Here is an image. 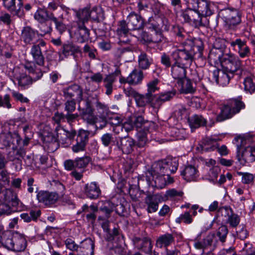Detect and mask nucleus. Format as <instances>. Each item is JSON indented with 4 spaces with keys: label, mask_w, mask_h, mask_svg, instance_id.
I'll return each mask as SVG.
<instances>
[{
    "label": "nucleus",
    "mask_w": 255,
    "mask_h": 255,
    "mask_svg": "<svg viewBox=\"0 0 255 255\" xmlns=\"http://www.w3.org/2000/svg\"><path fill=\"white\" fill-rule=\"evenodd\" d=\"M220 172V169L218 166H213L211 168L208 172L209 180L213 182L216 180Z\"/></svg>",
    "instance_id": "338daca9"
},
{
    "label": "nucleus",
    "mask_w": 255,
    "mask_h": 255,
    "mask_svg": "<svg viewBox=\"0 0 255 255\" xmlns=\"http://www.w3.org/2000/svg\"><path fill=\"white\" fill-rule=\"evenodd\" d=\"M63 14H60L59 16L56 17L54 15L50 16V20L53 21L55 24L56 29L59 32L60 34L65 32L67 29L66 25L63 22Z\"/></svg>",
    "instance_id": "09e8293b"
},
{
    "label": "nucleus",
    "mask_w": 255,
    "mask_h": 255,
    "mask_svg": "<svg viewBox=\"0 0 255 255\" xmlns=\"http://www.w3.org/2000/svg\"><path fill=\"white\" fill-rule=\"evenodd\" d=\"M138 63L139 68L143 70L148 69L150 65V62L147 54L143 52H141L138 56Z\"/></svg>",
    "instance_id": "864d4df0"
},
{
    "label": "nucleus",
    "mask_w": 255,
    "mask_h": 255,
    "mask_svg": "<svg viewBox=\"0 0 255 255\" xmlns=\"http://www.w3.org/2000/svg\"><path fill=\"white\" fill-rule=\"evenodd\" d=\"M89 132L85 130L79 131L76 139V144L72 146L74 152H78L84 151L86 144L88 140Z\"/></svg>",
    "instance_id": "b1692460"
},
{
    "label": "nucleus",
    "mask_w": 255,
    "mask_h": 255,
    "mask_svg": "<svg viewBox=\"0 0 255 255\" xmlns=\"http://www.w3.org/2000/svg\"><path fill=\"white\" fill-rule=\"evenodd\" d=\"M176 222L178 223L183 222L185 224H189L192 222V219L190 213L189 212H186L177 218Z\"/></svg>",
    "instance_id": "e2e57ef3"
},
{
    "label": "nucleus",
    "mask_w": 255,
    "mask_h": 255,
    "mask_svg": "<svg viewBox=\"0 0 255 255\" xmlns=\"http://www.w3.org/2000/svg\"><path fill=\"white\" fill-rule=\"evenodd\" d=\"M94 109L90 106L89 103H86L85 108L82 109L81 116L83 119L87 122L88 124L92 126L94 130L96 131L98 128L96 123H98V118L94 114Z\"/></svg>",
    "instance_id": "4468645a"
},
{
    "label": "nucleus",
    "mask_w": 255,
    "mask_h": 255,
    "mask_svg": "<svg viewBox=\"0 0 255 255\" xmlns=\"http://www.w3.org/2000/svg\"><path fill=\"white\" fill-rule=\"evenodd\" d=\"M195 46L191 41L186 42L175 49L171 53V56L174 61L180 62L181 65L190 66L194 59L195 55Z\"/></svg>",
    "instance_id": "7ed1b4c3"
},
{
    "label": "nucleus",
    "mask_w": 255,
    "mask_h": 255,
    "mask_svg": "<svg viewBox=\"0 0 255 255\" xmlns=\"http://www.w3.org/2000/svg\"><path fill=\"white\" fill-rule=\"evenodd\" d=\"M164 201L162 195L159 194H148L145 198V203L147 206L148 213H151L157 211L159 203Z\"/></svg>",
    "instance_id": "f3484780"
},
{
    "label": "nucleus",
    "mask_w": 255,
    "mask_h": 255,
    "mask_svg": "<svg viewBox=\"0 0 255 255\" xmlns=\"http://www.w3.org/2000/svg\"><path fill=\"white\" fill-rule=\"evenodd\" d=\"M82 210L83 212L87 213L86 215L87 219L93 223L96 219V213L98 210L97 207L94 205H92L90 207L84 205L82 207Z\"/></svg>",
    "instance_id": "37998d69"
},
{
    "label": "nucleus",
    "mask_w": 255,
    "mask_h": 255,
    "mask_svg": "<svg viewBox=\"0 0 255 255\" xmlns=\"http://www.w3.org/2000/svg\"><path fill=\"white\" fill-rule=\"evenodd\" d=\"M238 113V110L232 111L231 107L227 104L221 108V112L217 116L216 120L218 122H222L231 118L234 115Z\"/></svg>",
    "instance_id": "72a5a7b5"
},
{
    "label": "nucleus",
    "mask_w": 255,
    "mask_h": 255,
    "mask_svg": "<svg viewBox=\"0 0 255 255\" xmlns=\"http://www.w3.org/2000/svg\"><path fill=\"white\" fill-rule=\"evenodd\" d=\"M178 85L180 87V91L184 94L193 93L195 91V88L193 86L191 81L186 77L177 82Z\"/></svg>",
    "instance_id": "4c0bfd02"
},
{
    "label": "nucleus",
    "mask_w": 255,
    "mask_h": 255,
    "mask_svg": "<svg viewBox=\"0 0 255 255\" xmlns=\"http://www.w3.org/2000/svg\"><path fill=\"white\" fill-rule=\"evenodd\" d=\"M76 15L78 19L77 23H80L83 24L87 22L89 19V9L85 8L82 9H80L76 11Z\"/></svg>",
    "instance_id": "3c124183"
},
{
    "label": "nucleus",
    "mask_w": 255,
    "mask_h": 255,
    "mask_svg": "<svg viewBox=\"0 0 255 255\" xmlns=\"http://www.w3.org/2000/svg\"><path fill=\"white\" fill-rule=\"evenodd\" d=\"M183 192L178 191L175 189H172L167 190L164 195H162L164 201L168 200L169 199H174L177 197H181L183 195Z\"/></svg>",
    "instance_id": "bf43d9fd"
},
{
    "label": "nucleus",
    "mask_w": 255,
    "mask_h": 255,
    "mask_svg": "<svg viewBox=\"0 0 255 255\" xmlns=\"http://www.w3.org/2000/svg\"><path fill=\"white\" fill-rule=\"evenodd\" d=\"M54 15L53 13H49L44 9L39 8L34 14V18L40 23H44L48 20H50V16Z\"/></svg>",
    "instance_id": "49530a36"
},
{
    "label": "nucleus",
    "mask_w": 255,
    "mask_h": 255,
    "mask_svg": "<svg viewBox=\"0 0 255 255\" xmlns=\"http://www.w3.org/2000/svg\"><path fill=\"white\" fill-rule=\"evenodd\" d=\"M76 168L78 169H84L91 161V158L88 156L82 157H77L75 159Z\"/></svg>",
    "instance_id": "13d9d810"
},
{
    "label": "nucleus",
    "mask_w": 255,
    "mask_h": 255,
    "mask_svg": "<svg viewBox=\"0 0 255 255\" xmlns=\"http://www.w3.org/2000/svg\"><path fill=\"white\" fill-rule=\"evenodd\" d=\"M188 67L181 65L180 62L174 61L171 67V74L172 77L177 80V82L181 81L186 77V68Z\"/></svg>",
    "instance_id": "bb28decb"
},
{
    "label": "nucleus",
    "mask_w": 255,
    "mask_h": 255,
    "mask_svg": "<svg viewBox=\"0 0 255 255\" xmlns=\"http://www.w3.org/2000/svg\"><path fill=\"white\" fill-rule=\"evenodd\" d=\"M203 152H208L214 150L218 147L217 141L214 139L207 138L204 140L200 145Z\"/></svg>",
    "instance_id": "c03bdc74"
},
{
    "label": "nucleus",
    "mask_w": 255,
    "mask_h": 255,
    "mask_svg": "<svg viewBox=\"0 0 255 255\" xmlns=\"http://www.w3.org/2000/svg\"><path fill=\"white\" fill-rule=\"evenodd\" d=\"M20 39L25 45L34 44L38 41V33L30 26H25L21 30Z\"/></svg>",
    "instance_id": "ddd939ff"
},
{
    "label": "nucleus",
    "mask_w": 255,
    "mask_h": 255,
    "mask_svg": "<svg viewBox=\"0 0 255 255\" xmlns=\"http://www.w3.org/2000/svg\"><path fill=\"white\" fill-rule=\"evenodd\" d=\"M195 5H188V7L182 12V16L184 20L193 25L195 27L200 26L202 18L199 13L196 10Z\"/></svg>",
    "instance_id": "9d476101"
},
{
    "label": "nucleus",
    "mask_w": 255,
    "mask_h": 255,
    "mask_svg": "<svg viewBox=\"0 0 255 255\" xmlns=\"http://www.w3.org/2000/svg\"><path fill=\"white\" fill-rule=\"evenodd\" d=\"M116 145L123 153L129 154L133 150L134 142L132 138L128 137H125L117 139Z\"/></svg>",
    "instance_id": "393cba45"
},
{
    "label": "nucleus",
    "mask_w": 255,
    "mask_h": 255,
    "mask_svg": "<svg viewBox=\"0 0 255 255\" xmlns=\"http://www.w3.org/2000/svg\"><path fill=\"white\" fill-rule=\"evenodd\" d=\"M127 20L130 30L142 29L145 26V22L144 19L135 12H130Z\"/></svg>",
    "instance_id": "dca6fc26"
},
{
    "label": "nucleus",
    "mask_w": 255,
    "mask_h": 255,
    "mask_svg": "<svg viewBox=\"0 0 255 255\" xmlns=\"http://www.w3.org/2000/svg\"><path fill=\"white\" fill-rule=\"evenodd\" d=\"M86 103H89L92 108L94 107V111H97L100 119L99 128H103L107 125V119L110 112L108 106L101 103L96 96L87 98Z\"/></svg>",
    "instance_id": "0eeeda50"
},
{
    "label": "nucleus",
    "mask_w": 255,
    "mask_h": 255,
    "mask_svg": "<svg viewBox=\"0 0 255 255\" xmlns=\"http://www.w3.org/2000/svg\"><path fill=\"white\" fill-rule=\"evenodd\" d=\"M3 200L8 203H11L13 207H16L20 203L17 194L10 189H6L2 192Z\"/></svg>",
    "instance_id": "c9c22d12"
},
{
    "label": "nucleus",
    "mask_w": 255,
    "mask_h": 255,
    "mask_svg": "<svg viewBox=\"0 0 255 255\" xmlns=\"http://www.w3.org/2000/svg\"><path fill=\"white\" fill-rule=\"evenodd\" d=\"M7 241L5 242V248L14 252L23 251L26 247V241L23 235L17 232H9L6 236Z\"/></svg>",
    "instance_id": "423d86ee"
},
{
    "label": "nucleus",
    "mask_w": 255,
    "mask_h": 255,
    "mask_svg": "<svg viewBox=\"0 0 255 255\" xmlns=\"http://www.w3.org/2000/svg\"><path fill=\"white\" fill-rule=\"evenodd\" d=\"M181 175L187 181H195L199 176L198 170L195 166L188 165L181 172Z\"/></svg>",
    "instance_id": "2f4dec72"
},
{
    "label": "nucleus",
    "mask_w": 255,
    "mask_h": 255,
    "mask_svg": "<svg viewBox=\"0 0 255 255\" xmlns=\"http://www.w3.org/2000/svg\"><path fill=\"white\" fill-rule=\"evenodd\" d=\"M244 89L247 92L252 93L255 91V79L252 77H246L244 82Z\"/></svg>",
    "instance_id": "6e6d98bb"
},
{
    "label": "nucleus",
    "mask_w": 255,
    "mask_h": 255,
    "mask_svg": "<svg viewBox=\"0 0 255 255\" xmlns=\"http://www.w3.org/2000/svg\"><path fill=\"white\" fill-rule=\"evenodd\" d=\"M4 7L9 11L18 15L23 7L22 0H2Z\"/></svg>",
    "instance_id": "cd10ccee"
},
{
    "label": "nucleus",
    "mask_w": 255,
    "mask_h": 255,
    "mask_svg": "<svg viewBox=\"0 0 255 255\" xmlns=\"http://www.w3.org/2000/svg\"><path fill=\"white\" fill-rule=\"evenodd\" d=\"M227 104L231 107L232 111L238 110L239 112L241 109H244L245 107L244 103L238 99H233L229 100L227 103Z\"/></svg>",
    "instance_id": "4d7b16f0"
},
{
    "label": "nucleus",
    "mask_w": 255,
    "mask_h": 255,
    "mask_svg": "<svg viewBox=\"0 0 255 255\" xmlns=\"http://www.w3.org/2000/svg\"><path fill=\"white\" fill-rule=\"evenodd\" d=\"M101 139L104 146L108 147L112 142L113 137L112 134L106 133L101 136Z\"/></svg>",
    "instance_id": "774afa93"
},
{
    "label": "nucleus",
    "mask_w": 255,
    "mask_h": 255,
    "mask_svg": "<svg viewBox=\"0 0 255 255\" xmlns=\"http://www.w3.org/2000/svg\"><path fill=\"white\" fill-rule=\"evenodd\" d=\"M238 159L241 164L251 163L255 161V147L248 146L237 155Z\"/></svg>",
    "instance_id": "4be33fe9"
},
{
    "label": "nucleus",
    "mask_w": 255,
    "mask_h": 255,
    "mask_svg": "<svg viewBox=\"0 0 255 255\" xmlns=\"http://www.w3.org/2000/svg\"><path fill=\"white\" fill-rule=\"evenodd\" d=\"M24 68L31 74V76L22 74L16 78L18 86L22 90L28 88L33 82L40 79L43 76L41 69L37 67L34 63H26L24 65Z\"/></svg>",
    "instance_id": "20e7f679"
},
{
    "label": "nucleus",
    "mask_w": 255,
    "mask_h": 255,
    "mask_svg": "<svg viewBox=\"0 0 255 255\" xmlns=\"http://www.w3.org/2000/svg\"><path fill=\"white\" fill-rule=\"evenodd\" d=\"M143 79V74L141 70L134 69L126 78L127 83L132 85H137L141 83Z\"/></svg>",
    "instance_id": "473e14b6"
},
{
    "label": "nucleus",
    "mask_w": 255,
    "mask_h": 255,
    "mask_svg": "<svg viewBox=\"0 0 255 255\" xmlns=\"http://www.w3.org/2000/svg\"><path fill=\"white\" fill-rule=\"evenodd\" d=\"M63 96L66 98L71 99L79 102L83 99V91L82 88L77 84H73L64 88L62 90Z\"/></svg>",
    "instance_id": "2eb2a0df"
},
{
    "label": "nucleus",
    "mask_w": 255,
    "mask_h": 255,
    "mask_svg": "<svg viewBox=\"0 0 255 255\" xmlns=\"http://www.w3.org/2000/svg\"><path fill=\"white\" fill-rule=\"evenodd\" d=\"M30 54L32 56L34 62L37 65L39 66L44 65V58L39 45L33 44L31 48Z\"/></svg>",
    "instance_id": "58836bf2"
},
{
    "label": "nucleus",
    "mask_w": 255,
    "mask_h": 255,
    "mask_svg": "<svg viewBox=\"0 0 255 255\" xmlns=\"http://www.w3.org/2000/svg\"><path fill=\"white\" fill-rule=\"evenodd\" d=\"M175 238L172 234L166 233L160 236L157 239L156 245L160 248H167L174 243Z\"/></svg>",
    "instance_id": "7c9ffc66"
},
{
    "label": "nucleus",
    "mask_w": 255,
    "mask_h": 255,
    "mask_svg": "<svg viewBox=\"0 0 255 255\" xmlns=\"http://www.w3.org/2000/svg\"><path fill=\"white\" fill-rule=\"evenodd\" d=\"M39 202L45 205H50L55 203L59 198L58 195L55 192L40 191L37 195Z\"/></svg>",
    "instance_id": "a878e982"
},
{
    "label": "nucleus",
    "mask_w": 255,
    "mask_h": 255,
    "mask_svg": "<svg viewBox=\"0 0 255 255\" xmlns=\"http://www.w3.org/2000/svg\"><path fill=\"white\" fill-rule=\"evenodd\" d=\"M125 93L127 96L133 97L138 107H143L147 104H149L151 106V103L153 101V99L147 93L145 95L140 94L131 88L126 90Z\"/></svg>",
    "instance_id": "f8f14e48"
},
{
    "label": "nucleus",
    "mask_w": 255,
    "mask_h": 255,
    "mask_svg": "<svg viewBox=\"0 0 255 255\" xmlns=\"http://www.w3.org/2000/svg\"><path fill=\"white\" fill-rule=\"evenodd\" d=\"M132 242L135 248L146 254L151 252L152 245L149 238L135 237L132 239Z\"/></svg>",
    "instance_id": "aec40b11"
},
{
    "label": "nucleus",
    "mask_w": 255,
    "mask_h": 255,
    "mask_svg": "<svg viewBox=\"0 0 255 255\" xmlns=\"http://www.w3.org/2000/svg\"><path fill=\"white\" fill-rule=\"evenodd\" d=\"M213 77L214 80L217 84L224 85L229 83L233 75L222 69V70H214L213 72Z\"/></svg>",
    "instance_id": "c756f323"
},
{
    "label": "nucleus",
    "mask_w": 255,
    "mask_h": 255,
    "mask_svg": "<svg viewBox=\"0 0 255 255\" xmlns=\"http://www.w3.org/2000/svg\"><path fill=\"white\" fill-rule=\"evenodd\" d=\"M0 107L7 109H10L11 108V105L10 103V96L9 95L6 94L3 97L0 96Z\"/></svg>",
    "instance_id": "69168bd1"
},
{
    "label": "nucleus",
    "mask_w": 255,
    "mask_h": 255,
    "mask_svg": "<svg viewBox=\"0 0 255 255\" xmlns=\"http://www.w3.org/2000/svg\"><path fill=\"white\" fill-rule=\"evenodd\" d=\"M115 208L114 204L110 202H107L105 203L103 207L100 208V211L105 215L107 219H108L113 212Z\"/></svg>",
    "instance_id": "052dcab7"
},
{
    "label": "nucleus",
    "mask_w": 255,
    "mask_h": 255,
    "mask_svg": "<svg viewBox=\"0 0 255 255\" xmlns=\"http://www.w3.org/2000/svg\"><path fill=\"white\" fill-rule=\"evenodd\" d=\"M195 4H197L196 10L200 15L207 16L212 15V11L211 10L210 4L206 0H199Z\"/></svg>",
    "instance_id": "ea45409f"
},
{
    "label": "nucleus",
    "mask_w": 255,
    "mask_h": 255,
    "mask_svg": "<svg viewBox=\"0 0 255 255\" xmlns=\"http://www.w3.org/2000/svg\"><path fill=\"white\" fill-rule=\"evenodd\" d=\"M166 165V163L162 162L161 160L154 163L151 168L148 171L146 175H149V176L159 175H167L169 182H173V178L169 176V173H167L165 170V166Z\"/></svg>",
    "instance_id": "412c9836"
},
{
    "label": "nucleus",
    "mask_w": 255,
    "mask_h": 255,
    "mask_svg": "<svg viewBox=\"0 0 255 255\" xmlns=\"http://www.w3.org/2000/svg\"><path fill=\"white\" fill-rule=\"evenodd\" d=\"M84 191L86 196L91 199H96L101 194V190L95 182L87 184Z\"/></svg>",
    "instance_id": "f704fd0d"
},
{
    "label": "nucleus",
    "mask_w": 255,
    "mask_h": 255,
    "mask_svg": "<svg viewBox=\"0 0 255 255\" xmlns=\"http://www.w3.org/2000/svg\"><path fill=\"white\" fill-rule=\"evenodd\" d=\"M102 227L104 231H105L107 233V240L109 241H112L113 240H115L117 238L120 239L121 236L119 235V233L118 230L115 228L113 230L112 233L110 232V229L109 228V222L108 221H106L102 224Z\"/></svg>",
    "instance_id": "a18cd8bd"
},
{
    "label": "nucleus",
    "mask_w": 255,
    "mask_h": 255,
    "mask_svg": "<svg viewBox=\"0 0 255 255\" xmlns=\"http://www.w3.org/2000/svg\"><path fill=\"white\" fill-rule=\"evenodd\" d=\"M189 125L191 129L198 128L204 126L207 124V120L202 115H195L188 119Z\"/></svg>",
    "instance_id": "a19ab883"
},
{
    "label": "nucleus",
    "mask_w": 255,
    "mask_h": 255,
    "mask_svg": "<svg viewBox=\"0 0 255 255\" xmlns=\"http://www.w3.org/2000/svg\"><path fill=\"white\" fill-rule=\"evenodd\" d=\"M231 47L237 51L239 56L244 58L248 57L250 55V49L248 46L247 41L241 38H236L229 41Z\"/></svg>",
    "instance_id": "9b49d317"
},
{
    "label": "nucleus",
    "mask_w": 255,
    "mask_h": 255,
    "mask_svg": "<svg viewBox=\"0 0 255 255\" xmlns=\"http://www.w3.org/2000/svg\"><path fill=\"white\" fill-rule=\"evenodd\" d=\"M0 140L4 146L9 148L7 153V158L10 161L19 160L24 154V151L18 146L20 145L21 138L17 133H7L0 137Z\"/></svg>",
    "instance_id": "f03ea898"
},
{
    "label": "nucleus",
    "mask_w": 255,
    "mask_h": 255,
    "mask_svg": "<svg viewBox=\"0 0 255 255\" xmlns=\"http://www.w3.org/2000/svg\"><path fill=\"white\" fill-rule=\"evenodd\" d=\"M55 131L56 137L49 134L44 138L45 142L48 143L47 146L50 151L56 150L59 146V143L65 146L70 144L76 135L75 131H66L59 126L55 128Z\"/></svg>",
    "instance_id": "f257e3e1"
},
{
    "label": "nucleus",
    "mask_w": 255,
    "mask_h": 255,
    "mask_svg": "<svg viewBox=\"0 0 255 255\" xmlns=\"http://www.w3.org/2000/svg\"><path fill=\"white\" fill-rule=\"evenodd\" d=\"M146 177L147 180L150 185L158 188L162 189L167 184L172 183L169 182L167 175H159L150 176L146 175Z\"/></svg>",
    "instance_id": "c85d7f7f"
},
{
    "label": "nucleus",
    "mask_w": 255,
    "mask_h": 255,
    "mask_svg": "<svg viewBox=\"0 0 255 255\" xmlns=\"http://www.w3.org/2000/svg\"><path fill=\"white\" fill-rule=\"evenodd\" d=\"M228 233V229L226 225H222L218 229L217 236L219 237L220 240L224 242L226 240Z\"/></svg>",
    "instance_id": "0e129e2a"
},
{
    "label": "nucleus",
    "mask_w": 255,
    "mask_h": 255,
    "mask_svg": "<svg viewBox=\"0 0 255 255\" xmlns=\"http://www.w3.org/2000/svg\"><path fill=\"white\" fill-rule=\"evenodd\" d=\"M129 30H130V29L129 28L128 23L125 20H122L119 22L118 25L116 32L120 38L126 36Z\"/></svg>",
    "instance_id": "603ef678"
},
{
    "label": "nucleus",
    "mask_w": 255,
    "mask_h": 255,
    "mask_svg": "<svg viewBox=\"0 0 255 255\" xmlns=\"http://www.w3.org/2000/svg\"><path fill=\"white\" fill-rule=\"evenodd\" d=\"M175 94V91H172L156 95L151 103V107L154 109H158L163 103L171 100Z\"/></svg>",
    "instance_id": "5701e85b"
},
{
    "label": "nucleus",
    "mask_w": 255,
    "mask_h": 255,
    "mask_svg": "<svg viewBox=\"0 0 255 255\" xmlns=\"http://www.w3.org/2000/svg\"><path fill=\"white\" fill-rule=\"evenodd\" d=\"M242 61L239 57L234 54L229 53L225 54L221 62V66L225 71L229 72L232 75L240 70L242 67Z\"/></svg>",
    "instance_id": "1a4fd4ad"
},
{
    "label": "nucleus",
    "mask_w": 255,
    "mask_h": 255,
    "mask_svg": "<svg viewBox=\"0 0 255 255\" xmlns=\"http://www.w3.org/2000/svg\"><path fill=\"white\" fill-rule=\"evenodd\" d=\"M224 55V52L221 50L212 48L209 54V60L212 64H214L215 66L219 64L221 65Z\"/></svg>",
    "instance_id": "e433bc0d"
},
{
    "label": "nucleus",
    "mask_w": 255,
    "mask_h": 255,
    "mask_svg": "<svg viewBox=\"0 0 255 255\" xmlns=\"http://www.w3.org/2000/svg\"><path fill=\"white\" fill-rule=\"evenodd\" d=\"M78 40L80 43H84L88 41L89 38V31L82 23H78Z\"/></svg>",
    "instance_id": "79ce46f5"
},
{
    "label": "nucleus",
    "mask_w": 255,
    "mask_h": 255,
    "mask_svg": "<svg viewBox=\"0 0 255 255\" xmlns=\"http://www.w3.org/2000/svg\"><path fill=\"white\" fill-rule=\"evenodd\" d=\"M226 40L223 38H218L216 39L213 44V48L220 50L224 52L226 48Z\"/></svg>",
    "instance_id": "680f3d73"
},
{
    "label": "nucleus",
    "mask_w": 255,
    "mask_h": 255,
    "mask_svg": "<svg viewBox=\"0 0 255 255\" xmlns=\"http://www.w3.org/2000/svg\"><path fill=\"white\" fill-rule=\"evenodd\" d=\"M162 162L166 163V165L165 166V170L170 173H174L177 169L178 166V162L175 158H168L163 160H161Z\"/></svg>",
    "instance_id": "de8ad7c7"
},
{
    "label": "nucleus",
    "mask_w": 255,
    "mask_h": 255,
    "mask_svg": "<svg viewBox=\"0 0 255 255\" xmlns=\"http://www.w3.org/2000/svg\"><path fill=\"white\" fill-rule=\"evenodd\" d=\"M217 217L219 221L224 224H229L232 228L237 227L240 222V217L228 206L219 208L217 211Z\"/></svg>",
    "instance_id": "39448f33"
},
{
    "label": "nucleus",
    "mask_w": 255,
    "mask_h": 255,
    "mask_svg": "<svg viewBox=\"0 0 255 255\" xmlns=\"http://www.w3.org/2000/svg\"><path fill=\"white\" fill-rule=\"evenodd\" d=\"M221 16L225 26L229 29L235 30L237 26L241 22V15L238 10L226 9L221 11Z\"/></svg>",
    "instance_id": "6e6552de"
},
{
    "label": "nucleus",
    "mask_w": 255,
    "mask_h": 255,
    "mask_svg": "<svg viewBox=\"0 0 255 255\" xmlns=\"http://www.w3.org/2000/svg\"><path fill=\"white\" fill-rule=\"evenodd\" d=\"M159 81L157 79L150 81L147 84V94H148L152 99L154 98V96L156 95L153 94L159 90V87H158Z\"/></svg>",
    "instance_id": "8fccbe9b"
},
{
    "label": "nucleus",
    "mask_w": 255,
    "mask_h": 255,
    "mask_svg": "<svg viewBox=\"0 0 255 255\" xmlns=\"http://www.w3.org/2000/svg\"><path fill=\"white\" fill-rule=\"evenodd\" d=\"M116 80V77L113 75H109L104 79L105 86L106 88V94L110 95L113 91V84Z\"/></svg>",
    "instance_id": "5fc2aeb1"
},
{
    "label": "nucleus",
    "mask_w": 255,
    "mask_h": 255,
    "mask_svg": "<svg viewBox=\"0 0 255 255\" xmlns=\"http://www.w3.org/2000/svg\"><path fill=\"white\" fill-rule=\"evenodd\" d=\"M215 239V235L213 234H209L202 242L195 243L194 246L196 249H202V254L208 255L214 250V247L212 246Z\"/></svg>",
    "instance_id": "6ab92c4d"
},
{
    "label": "nucleus",
    "mask_w": 255,
    "mask_h": 255,
    "mask_svg": "<svg viewBox=\"0 0 255 255\" xmlns=\"http://www.w3.org/2000/svg\"><path fill=\"white\" fill-rule=\"evenodd\" d=\"M81 52L80 48L73 42H68L63 44L61 52H59L60 60H63L70 55L75 56L76 54Z\"/></svg>",
    "instance_id": "a211bd4d"
}]
</instances>
